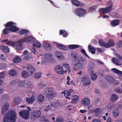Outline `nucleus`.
I'll return each mask as SVG.
<instances>
[{"label": "nucleus", "instance_id": "f3484780", "mask_svg": "<svg viewBox=\"0 0 122 122\" xmlns=\"http://www.w3.org/2000/svg\"><path fill=\"white\" fill-rule=\"evenodd\" d=\"M81 103L84 105L85 106H88L90 103V100L89 98H84L82 99Z\"/></svg>", "mask_w": 122, "mask_h": 122}, {"label": "nucleus", "instance_id": "7c9ffc66", "mask_svg": "<svg viewBox=\"0 0 122 122\" xmlns=\"http://www.w3.org/2000/svg\"><path fill=\"white\" fill-rule=\"evenodd\" d=\"M79 97L77 95H74L72 97L71 103H76L77 101L79 100Z\"/></svg>", "mask_w": 122, "mask_h": 122}, {"label": "nucleus", "instance_id": "c85d7f7f", "mask_svg": "<svg viewBox=\"0 0 122 122\" xmlns=\"http://www.w3.org/2000/svg\"><path fill=\"white\" fill-rule=\"evenodd\" d=\"M10 31L12 32H15L19 30V29L16 26L14 25L9 28Z\"/></svg>", "mask_w": 122, "mask_h": 122}, {"label": "nucleus", "instance_id": "c9c22d12", "mask_svg": "<svg viewBox=\"0 0 122 122\" xmlns=\"http://www.w3.org/2000/svg\"><path fill=\"white\" fill-rule=\"evenodd\" d=\"M78 62L79 63H80L82 65L84 64L85 61V59L82 57H80L78 58L77 59Z\"/></svg>", "mask_w": 122, "mask_h": 122}, {"label": "nucleus", "instance_id": "dca6fc26", "mask_svg": "<svg viewBox=\"0 0 122 122\" xmlns=\"http://www.w3.org/2000/svg\"><path fill=\"white\" fill-rule=\"evenodd\" d=\"M102 109L100 108H97L95 111V114L96 116L98 117H99L102 115Z\"/></svg>", "mask_w": 122, "mask_h": 122}, {"label": "nucleus", "instance_id": "603ef678", "mask_svg": "<svg viewBox=\"0 0 122 122\" xmlns=\"http://www.w3.org/2000/svg\"><path fill=\"white\" fill-rule=\"evenodd\" d=\"M71 55L72 58L76 59L77 56V53L75 52H72Z\"/></svg>", "mask_w": 122, "mask_h": 122}, {"label": "nucleus", "instance_id": "bb28decb", "mask_svg": "<svg viewBox=\"0 0 122 122\" xmlns=\"http://www.w3.org/2000/svg\"><path fill=\"white\" fill-rule=\"evenodd\" d=\"M19 33L20 35H22L24 34L25 35H28L29 32V31L27 30L22 29L19 31Z\"/></svg>", "mask_w": 122, "mask_h": 122}, {"label": "nucleus", "instance_id": "5fc2aeb1", "mask_svg": "<svg viewBox=\"0 0 122 122\" xmlns=\"http://www.w3.org/2000/svg\"><path fill=\"white\" fill-rule=\"evenodd\" d=\"M46 85L47 84L46 83H44L43 82H41L38 85L40 86L41 88H42L46 86Z\"/></svg>", "mask_w": 122, "mask_h": 122}, {"label": "nucleus", "instance_id": "c03bdc74", "mask_svg": "<svg viewBox=\"0 0 122 122\" xmlns=\"http://www.w3.org/2000/svg\"><path fill=\"white\" fill-rule=\"evenodd\" d=\"M10 31L9 28L6 27L3 30V32L5 35H7L10 32Z\"/></svg>", "mask_w": 122, "mask_h": 122}, {"label": "nucleus", "instance_id": "e2e57ef3", "mask_svg": "<svg viewBox=\"0 0 122 122\" xmlns=\"http://www.w3.org/2000/svg\"><path fill=\"white\" fill-rule=\"evenodd\" d=\"M115 55L118 58L122 61V56H120L119 53H116L115 54Z\"/></svg>", "mask_w": 122, "mask_h": 122}, {"label": "nucleus", "instance_id": "20e7f679", "mask_svg": "<svg viewBox=\"0 0 122 122\" xmlns=\"http://www.w3.org/2000/svg\"><path fill=\"white\" fill-rule=\"evenodd\" d=\"M29 112L26 110L21 111L19 113L20 116L25 120L29 118Z\"/></svg>", "mask_w": 122, "mask_h": 122}, {"label": "nucleus", "instance_id": "6e6552de", "mask_svg": "<svg viewBox=\"0 0 122 122\" xmlns=\"http://www.w3.org/2000/svg\"><path fill=\"white\" fill-rule=\"evenodd\" d=\"M62 68L64 69V72L66 73L67 72L70 73L71 72L70 66L69 64L64 63L62 65Z\"/></svg>", "mask_w": 122, "mask_h": 122}, {"label": "nucleus", "instance_id": "c756f323", "mask_svg": "<svg viewBox=\"0 0 122 122\" xmlns=\"http://www.w3.org/2000/svg\"><path fill=\"white\" fill-rule=\"evenodd\" d=\"M56 57L59 59L62 60L64 59V57L62 54L61 52L57 51L56 52Z\"/></svg>", "mask_w": 122, "mask_h": 122}, {"label": "nucleus", "instance_id": "f8f14e48", "mask_svg": "<svg viewBox=\"0 0 122 122\" xmlns=\"http://www.w3.org/2000/svg\"><path fill=\"white\" fill-rule=\"evenodd\" d=\"M55 70L59 74L62 75L64 73V69L62 68V66L60 65L56 66L55 68Z\"/></svg>", "mask_w": 122, "mask_h": 122}, {"label": "nucleus", "instance_id": "58836bf2", "mask_svg": "<svg viewBox=\"0 0 122 122\" xmlns=\"http://www.w3.org/2000/svg\"><path fill=\"white\" fill-rule=\"evenodd\" d=\"M79 45H69V48L71 50L77 49L79 47Z\"/></svg>", "mask_w": 122, "mask_h": 122}, {"label": "nucleus", "instance_id": "3c124183", "mask_svg": "<svg viewBox=\"0 0 122 122\" xmlns=\"http://www.w3.org/2000/svg\"><path fill=\"white\" fill-rule=\"evenodd\" d=\"M114 90L116 92L120 93L122 92V89L120 88L117 87Z\"/></svg>", "mask_w": 122, "mask_h": 122}, {"label": "nucleus", "instance_id": "6e6d98bb", "mask_svg": "<svg viewBox=\"0 0 122 122\" xmlns=\"http://www.w3.org/2000/svg\"><path fill=\"white\" fill-rule=\"evenodd\" d=\"M73 92L72 89H71L70 90L67 91L66 92V95L68 96H69L71 95L72 92Z\"/></svg>", "mask_w": 122, "mask_h": 122}, {"label": "nucleus", "instance_id": "b1692460", "mask_svg": "<svg viewBox=\"0 0 122 122\" xmlns=\"http://www.w3.org/2000/svg\"><path fill=\"white\" fill-rule=\"evenodd\" d=\"M120 21L119 20H114L112 21L110 24L112 27H115L118 25Z\"/></svg>", "mask_w": 122, "mask_h": 122}, {"label": "nucleus", "instance_id": "412c9836", "mask_svg": "<svg viewBox=\"0 0 122 122\" xmlns=\"http://www.w3.org/2000/svg\"><path fill=\"white\" fill-rule=\"evenodd\" d=\"M112 61L113 63L117 66H121L122 65V63L118 59L114 57L112 58Z\"/></svg>", "mask_w": 122, "mask_h": 122}, {"label": "nucleus", "instance_id": "bf43d9fd", "mask_svg": "<svg viewBox=\"0 0 122 122\" xmlns=\"http://www.w3.org/2000/svg\"><path fill=\"white\" fill-rule=\"evenodd\" d=\"M45 56L46 57H48V59L49 58H51L52 56V55L51 53H47L46 54Z\"/></svg>", "mask_w": 122, "mask_h": 122}, {"label": "nucleus", "instance_id": "09e8293b", "mask_svg": "<svg viewBox=\"0 0 122 122\" xmlns=\"http://www.w3.org/2000/svg\"><path fill=\"white\" fill-rule=\"evenodd\" d=\"M91 76L92 80L93 81H95L97 79V75L95 73L91 74Z\"/></svg>", "mask_w": 122, "mask_h": 122}, {"label": "nucleus", "instance_id": "1a4fd4ad", "mask_svg": "<svg viewBox=\"0 0 122 122\" xmlns=\"http://www.w3.org/2000/svg\"><path fill=\"white\" fill-rule=\"evenodd\" d=\"M35 38L34 37L30 36L28 37H24L23 39H21L20 41L22 42H33L34 41Z\"/></svg>", "mask_w": 122, "mask_h": 122}, {"label": "nucleus", "instance_id": "37998d69", "mask_svg": "<svg viewBox=\"0 0 122 122\" xmlns=\"http://www.w3.org/2000/svg\"><path fill=\"white\" fill-rule=\"evenodd\" d=\"M17 74V71L14 70H11L9 72V74L11 76H15Z\"/></svg>", "mask_w": 122, "mask_h": 122}, {"label": "nucleus", "instance_id": "a18cd8bd", "mask_svg": "<svg viewBox=\"0 0 122 122\" xmlns=\"http://www.w3.org/2000/svg\"><path fill=\"white\" fill-rule=\"evenodd\" d=\"M14 24V23L12 21H10L7 23L5 25V27L7 28L8 27L10 28Z\"/></svg>", "mask_w": 122, "mask_h": 122}, {"label": "nucleus", "instance_id": "052dcab7", "mask_svg": "<svg viewBox=\"0 0 122 122\" xmlns=\"http://www.w3.org/2000/svg\"><path fill=\"white\" fill-rule=\"evenodd\" d=\"M119 112L118 110H117L115 111L113 113L114 117H116L117 116L119 115Z\"/></svg>", "mask_w": 122, "mask_h": 122}, {"label": "nucleus", "instance_id": "ddd939ff", "mask_svg": "<svg viewBox=\"0 0 122 122\" xmlns=\"http://www.w3.org/2000/svg\"><path fill=\"white\" fill-rule=\"evenodd\" d=\"M9 106V104L7 102L5 103L3 105L1 112V114L2 115L4 114L5 112H6L8 110Z\"/></svg>", "mask_w": 122, "mask_h": 122}, {"label": "nucleus", "instance_id": "aec40b11", "mask_svg": "<svg viewBox=\"0 0 122 122\" xmlns=\"http://www.w3.org/2000/svg\"><path fill=\"white\" fill-rule=\"evenodd\" d=\"M105 78L107 81L110 83H113L114 82V79L111 76H106Z\"/></svg>", "mask_w": 122, "mask_h": 122}, {"label": "nucleus", "instance_id": "69168bd1", "mask_svg": "<svg viewBox=\"0 0 122 122\" xmlns=\"http://www.w3.org/2000/svg\"><path fill=\"white\" fill-rule=\"evenodd\" d=\"M50 107H51L49 106H47L46 109L45 110V111L47 112L49 111H51V108Z\"/></svg>", "mask_w": 122, "mask_h": 122}, {"label": "nucleus", "instance_id": "338daca9", "mask_svg": "<svg viewBox=\"0 0 122 122\" xmlns=\"http://www.w3.org/2000/svg\"><path fill=\"white\" fill-rule=\"evenodd\" d=\"M66 79L67 80L66 83L68 85H70V77L69 76H67Z\"/></svg>", "mask_w": 122, "mask_h": 122}, {"label": "nucleus", "instance_id": "473e14b6", "mask_svg": "<svg viewBox=\"0 0 122 122\" xmlns=\"http://www.w3.org/2000/svg\"><path fill=\"white\" fill-rule=\"evenodd\" d=\"M98 43L100 46L107 48V43L104 42L102 39L99 40Z\"/></svg>", "mask_w": 122, "mask_h": 122}, {"label": "nucleus", "instance_id": "2eb2a0df", "mask_svg": "<svg viewBox=\"0 0 122 122\" xmlns=\"http://www.w3.org/2000/svg\"><path fill=\"white\" fill-rule=\"evenodd\" d=\"M71 2L75 5L77 7H82L84 5L83 3L77 0H72Z\"/></svg>", "mask_w": 122, "mask_h": 122}, {"label": "nucleus", "instance_id": "49530a36", "mask_svg": "<svg viewBox=\"0 0 122 122\" xmlns=\"http://www.w3.org/2000/svg\"><path fill=\"white\" fill-rule=\"evenodd\" d=\"M33 87V84L31 81H29L27 83V87L28 88L32 89Z\"/></svg>", "mask_w": 122, "mask_h": 122}, {"label": "nucleus", "instance_id": "e433bc0d", "mask_svg": "<svg viewBox=\"0 0 122 122\" xmlns=\"http://www.w3.org/2000/svg\"><path fill=\"white\" fill-rule=\"evenodd\" d=\"M33 46L34 47L38 48L40 47L41 46V44L39 42H33Z\"/></svg>", "mask_w": 122, "mask_h": 122}, {"label": "nucleus", "instance_id": "13d9d810", "mask_svg": "<svg viewBox=\"0 0 122 122\" xmlns=\"http://www.w3.org/2000/svg\"><path fill=\"white\" fill-rule=\"evenodd\" d=\"M8 44L13 46L15 45V43L14 42L9 41L8 42Z\"/></svg>", "mask_w": 122, "mask_h": 122}, {"label": "nucleus", "instance_id": "72a5a7b5", "mask_svg": "<svg viewBox=\"0 0 122 122\" xmlns=\"http://www.w3.org/2000/svg\"><path fill=\"white\" fill-rule=\"evenodd\" d=\"M37 99L39 102H42L44 99V97L43 95L40 94L37 96Z\"/></svg>", "mask_w": 122, "mask_h": 122}, {"label": "nucleus", "instance_id": "2f4dec72", "mask_svg": "<svg viewBox=\"0 0 122 122\" xmlns=\"http://www.w3.org/2000/svg\"><path fill=\"white\" fill-rule=\"evenodd\" d=\"M21 58L19 56L15 57L13 59V61L14 63H18L21 61Z\"/></svg>", "mask_w": 122, "mask_h": 122}, {"label": "nucleus", "instance_id": "a19ab883", "mask_svg": "<svg viewBox=\"0 0 122 122\" xmlns=\"http://www.w3.org/2000/svg\"><path fill=\"white\" fill-rule=\"evenodd\" d=\"M17 84L19 87H21L24 86L25 83L22 81L18 80Z\"/></svg>", "mask_w": 122, "mask_h": 122}, {"label": "nucleus", "instance_id": "de8ad7c7", "mask_svg": "<svg viewBox=\"0 0 122 122\" xmlns=\"http://www.w3.org/2000/svg\"><path fill=\"white\" fill-rule=\"evenodd\" d=\"M81 53L86 57L88 58H89L90 57L87 55L86 53L85 50L84 49H82L81 50Z\"/></svg>", "mask_w": 122, "mask_h": 122}, {"label": "nucleus", "instance_id": "4468645a", "mask_svg": "<svg viewBox=\"0 0 122 122\" xmlns=\"http://www.w3.org/2000/svg\"><path fill=\"white\" fill-rule=\"evenodd\" d=\"M73 67L74 70H76L78 69H83L84 67L82 65L77 62L73 65Z\"/></svg>", "mask_w": 122, "mask_h": 122}, {"label": "nucleus", "instance_id": "ea45409f", "mask_svg": "<svg viewBox=\"0 0 122 122\" xmlns=\"http://www.w3.org/2000/svg\"><path fill=\"white\" fill-rule=\"evenodd\" d=\"M2 50L4 52L6 53H8L9 51V48L8 47L4 46H2Z\"/></svg>", "mask_w": 122, "mask_h": 122}, {"label": "nucleus", "instance_id": "8fccbe9b", "mask_svg": "<svg viewBox=\"0 0 122 122\" xmlns=\"http://www.w3.org/2000/svg\"><path fill=\"white\" fill-rule=\"evenodd\" d=\"M41 75L39 73H36L34 75V77L36 79L39 78L41 77Z\"/></svg>", "mask_w": 122, "mask_h": 122}, {"label": "nucleus", "instance_id": "9d476101", "mask_svg": "<svg viewBox=\"0 0 122 122\" xmlns=\"http://www.w3.org/2000/svg\"><path fill=\"white\" fill-rule=\"evenodd\" d=\"M26 69L29 71L30 75H33L36 71L35 69L32 65H28L27 66Z\"/></svg>", "mask_w": 122, "mask_h": 122}, {"label": "nucleus", "instance_id": "f257e3e1", "mask_svg": "<svg viewBox=\"0 0 122 122\" xmlns=\"http://www.w3.org/2000/svg\"><path fill=\"white\" fill-rule=\"evenodd\" d=\"M15 113L13 111L8 112L4 119V122H14L16 120Z\"/></svg>", "mask_w": 122, "mask_h": 122}, {"label": "nucleus", "instance_id": "79ce46f5", "mask_svg": "<svg viewBox=\"0 0 122 122\" xmlns=\"http://www.w3.org/2000/svg\"><path fill=\"white\" fill-rule=\"evenodd\" d=\"M60 103L58 101H56L53 102L51 104L52 107L53 106L55 107H58L60 105Z\"/></svg>", "mask_w": 122, "mask_h": 122}, {"label": "nucleus", "instance_id": "cd10ccee", "mask_svg": "<svg viewBox=\"0 0 122 122\" xmlns=\"http://www.w3.org/2000/svg\"><path fill=\"white\" fill-rule=\"evenodd\" d=\"M118 99V97L117 94H114L112 95L111 98V100L112 102H115Z\"/></svg>", "mask_w": 122, "mask_h": 122}, {"label": "nucleus", "instance_id": "f704fd0d", "mask_svg": "<svg viewBox=\"0 0 122 122\" xmlns=\"http://www.w3.org/2000/svg\"><path fill=\"white\" fill-rule=\"evenodd\" d=\"M56 47L59 49L63 50H67V47L62 44H58L57 45Z\"/></svg>", "mask_w": 122, "mask_h": 122}, {"label": "nucleus", "instance_id": "864d4df0", "mask_svg": "<svg viewBox=\"0 0 122 122\" xmlns=\"http://www.w3.org/2000/svg\"><path fill=\"white\" fill-rule=\"evenodd\" d=\"M63 120V119L60 117H58L56 119V121H54V122H62Z\"/></svg>", "mask_w": 122, "mask_h": 122}, {"label": "nucleus", "instance_id": "0e129e2a", "mask_svg": "<svg viewBox=\"0 0 122 122\" xmlns=\"http://www.w3.org/2000/svg\"><path fill=\"white\" fill-rule=\"evenodd\" d=\"M5 72L4 71H2L0 72V78H3L4 77L5 75Z\"/></svg>", "mask_w": 122, "mask_h": 122}, {"label": "nucleus", "instance_id": "7ed1b4c3", "mask_svg": "<svg viewBox=\"0 0 122 122\" xmlns=\"http://www.w3.org/2000/svg\"><path fill=\"white\" fill-rule=\"evenodd\" d=\"M75 12L77 16L83 17L86 14V11L85 9L83 8H78L75 10Z\"/></svg>", "mask_w": 122, "mask_h": 122}, {"label": "nucleus", "instance_id": "4c0bfd02", "mask_svg": "<svg viewBox=\"0 0 122 122\" xmlns=\"http://www.w3.org/2000/svg\"><path fill=\"white\" fill-rule=\"evenodd\" d=\"M21 101V99L18 97H16L14 99L13 102L14 104L16 105L19 104Z\"/></svg>", "mask_w": 122, "mask_h": 122}, {"label": "nucleus", "instance_id": "774afa93", "mask_svg": "<svg viewBox=\"0 0 122 122\" xmlns=\"http://www.w3.org/2000/svg\"><path fill=\"white\" fill-rule=\"evenodd\" d=\"M122 46V41H120L117 44V46L118 47H120Z\"/></svg>", "mask_w": 122, "mask_h": 122}, {"label": "nucleus", "instance_id": "5701e85b", "mask_svg": "<svg viewBox=\"0 0 122 122\" xmlns=\"http://www.w3.org/2000/svg\"><path fill=\"white\" fill-rule=\"evenodd\" d=\"M21 76L23 78L26 79L29 77V75L27 71L23 70L21 72Z\"/></svg>", "mask_w": 122, "mask_h": 122}, {"label": "nucleus", "instance_id": "9b49d317", "mask_svg": "<svg viewBox=\"0 0 122 122\" xmlns=\"http://www.w3.org/2000/svg\"><path fill=\"white\" fill-rule=\"evenodd\" d=\"M41 112L39 111H34L31 113V116L32 118L40 117L41 114Z\"/></svg>", "mask_w": 122, "mask_h": 122}, {"label": "nucleus", "instance_id": "f03ea898", "mask_svg": "<svg viewBox=\"0 0 122 122\" xmlns=\"http://www.w3.org/2000/svg\"><path fill=\"white\" fill-rule=\"evenodd\" d=\"M108 6L105 8H101L99 10V12L103 14L106 13L110 12L113 10V4L111 1H109L107 3Z\"/></svg>", "mask_w": 122, "mask_h": 122}, {"label": "nucleus", "instance_id": "680f3d73", "mask_svg": "<svg viewBox=\"0 0 122 122\" xmlns=\"http://www.w3.org/2000/svg\"><path fill=\"white\" fill-rule=\"evenodd\" d=\"M115 55L118 58L122 61V56H120L119 53H116L115 54Z\"/></svg>", "mask_w": 122, "mask_h": 122}, {"label": "nucleus", "instance_id": "a878e982", "mask_svg": "<svg viewBox=\"0 0 122 122\" xmlns=\"http://www.w3.org/2000/svg\"><path fill=\"white\" fill-rule=\"evenodd\" d=\"M107 48H108L109 47H112L114 46L115 45V43L114 41L112 39H110L108 43H107Z\"/></svg>", "mask_w": 122, "mask_h": 122}, {"label": "nucleus", "instance_id": "4be33fe9", "mask_svg": "<svg viewBox=\"0 0 122 122\" xmlns=\"http://www.w3.org/2000/svg\"><path fill=\"white\" fill-rule=\"evenodd\" d=\"M20 40H19L18 41V44L16 46V49L19 51L22 50L23 48V46L22 43L24 42H22L20 41Z\"/></svg>", "mask_w": 122, "mask_h": 122}, {"label": "nucleus", "instance_id": "6ab92c4d", "mask_svg": "<svg viewBox=\"0 0 122 122\" xmlns=\"http://www.w3.org/2000/svg\"><path fill=\"white\" fill-rule=\"evenodd\" d=\"M44 48L46 50L48 51L51 50L53 46L49 43H46L43 46Z\"/></svg>", "mask_w": 122, "mask_h": 122}, {"label": "nucleus", "instance_id": "4d7b16f0", "mask_svg": "<svg viewBox=\"0 0 122 122\" xmlns=\"http://www.w3.org/2000/svg\"><path fill=\"white\" fill-rule=\"evenodd\" d=\"M30 58V55H28L24 57L23 58V59L24 60L27 61Z\"/></svg>", "mask_w": 122, "mask_h": 122}, {"label": "nucleus", "instance_id": "423d86ee", "mask_svg": "<svg viewBox=\"0 0 122 122\" xmlns=\"http://www.w3.org/2000/svg\"><path fill=\"white\" fill-rule=\"evenodd\" d=\"M95 66V64L94 61L91 60H89L88 65V72L92 73L93 72L94 67Z\"/></svg>", "mask_w": 122, "mask_h": 122}, {"label": "nucleus", "instance_id": "a211bd4d", "mask_svg": "<svg viewBox=\"0 0 122 122\" xmlns=\"http://www.w3.org/2000/svg\"><path fill=\"white\" fill-rule=\"evenodd\" d=\"M35 100V97L34 95H32L31 97L30 98L26 97V101L29 104H32L34 101Z\"/></svg>", "mask_w": 122, "mask_h": 122}, {"label": "nucleus", "instance_id": "0eeeda50", "mask_svg": "<svg viewBox=\"0 0 122 122\" xmlns=\"http://www.w3.org/2000/svg\"><path fill=\"white\" fill-rule=\"evenodd\" d=\"M82 82L83 83L84 86H87L90 85L91 81L89 78L87 77H84L81 79Z\"/></svg>", "mask_w": 122, "mask_h": 122}, {"label": "nucleus", "instance_id": "393cba45", "mask_svg": "<svg viewBox=\"0 0 122 122\" xmlns=\"http://www.w3.org/2000/svg\"><path fill=\"white\" fill-rule=\"evenodd\" d=\"M88 48L89 51L92 54H95L96 51L95 47L92 46L91 45H89L88 46Z\"/></svg>", "mask_w": 122, "mask_h": 122}, {"label": "nucleus", "instance_id": "39448f33", "mask_svg": "<svg viewBox=\"0 0 122 122\" xmlns=\"http://www.w3.org/2000/svg\"><path fill=\"white\" fill-rule=\"evenodd\" d=\"M47 97L50 99H52L56 97L57 93L54 91L53 89L52 88H49L47 89Z\"/></svg>", "mask_w": 122, "mask_h": 122}]
</instances>
